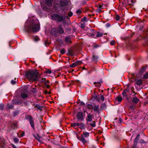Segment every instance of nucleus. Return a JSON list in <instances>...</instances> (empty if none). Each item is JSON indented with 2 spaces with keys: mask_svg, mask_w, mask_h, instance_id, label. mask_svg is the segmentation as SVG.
Here are the masks:
<instances>
[{
  "mask_svg": "<svg viewBox=\"0 0 148 148\" xmlns=\"http://www.w3.org/2000/svg\"><path fill=\"white\" fill-rule=\"evenodd\" d=\"M24 134H25L24 132H23V133L21 134V137L23 136L24 135Z\"/></svg>",
  "mask_w": 148,
  "mask_h": 148,
  "instance_id": "e2e57ef3",
  "label": "nucleus"
},
{
  "mask_svg": "<svg viewBox=\"0 0 148 148\" xmlns=\"http://www.w3.org/2000/svg\"><path fill=\"white\" fill-rule=\"evenodd\" d=\"M71 126L73 127L75 129H77V126L76 125V123H72L71 124Z\"/></svg>",
  "mask_w": 148,
  "mask_h": 148,
  "instance_id": "c9c22d12",
  "label": "nucleus"
},
{
  "mask_svg": "<svg viewBox=\"0 0 148 148\" xmlns=\"http://www.w3.org/2000/svg\"><path fill=\"white\" fill-rule=\"evenodd\" d=\"M52 2V0H41V6L44 10H48L51 6Z\"/></svg>",
  "mask_w": 148,
  "mask_h": 148,
  "instance_id": "7ed1b4c3",
  "label": "nucleus"
},
{
  "mask_svg": "<svg viewBox=\"0 0 148 148\" xmlns=\"http://www.w3.org/2000/svg\"><path fill=\"white\" fill-rule=\"evenodd\" d=\"M83 21H87V18L86 17H84L81 20Z\"/></svg>",
  "mask_w": 148,
  "mask_h": 148,
  "instance_id": "a19ab883",
  "label": "nucleus"
},
{
  "mask_svg": "<svg viewBox=\"0 0 148 148\" xmlns=\"http://www.w3.org/2000/svg\"><path fill=\"white\" fill-rule=\"evenodd\" d=\"M84 137L86 138L89 136V133L88 132H84L81 135Z\"/></svg>",
  "mask_w": 148,
  "mask_h": 148,
  "instance_id": "6ab92c4d",
  "label": "nucleus"
},
{
  "mask_svg": "<svg viewBox=\"0 0 148 148\" xmlns=\"http://www.w3.org/2000/svg\"><path fill=\"white\" fill-rule=\"evenodd\" d=\"M90 125L92 127H94L95 126V121H93L92 123L90 124Z\"/></svg>",
  "mask_w": 148,
  "mask_h": 148,
  "instance_id": "ea45409f",
  "label": "nucleus"
},
{
  "mask_svg": "<svg viewBox=\"0 0 148 148\" xmlns=\"http://www.w3.org/2000/svg\"><path fill=\"white\" fill-rule=\"evenodd\" d=\"M4 108V106L3 104H0V110H2Z\"/></svg>",
  "mask_w": 148,
  "mask_h": 148,
  "instance_id": "49530a36",
  "label": "nucleus"
},
{
  "mask_svg": "<svg viewBox=\"0 0 148 148\" xmlns=\"http://www.w3.org/2000/svg\"><path fill=\"white\" fill-rule=\"evenodd\" d=\"M45 78L44 79L43 78H42L40 80V81L41 82H45Z\"/></svg>",
  "mask_w": 148,
  "mask_h": 148,
  "instance_id": "864d4df0",
  "label": "nucleus"
},
{
  "mask_svg": "<svg viewBox=\"0 0 148 148\" xmlns=\"http://www.w3.org/2000/svg\"><path fill=\"white\" fill-rule=\"evenodd\" d=\"M80 105H82V106H84L85 105V103H84L83 101H81L80 102Z\"/></svg>",
  "mask_w": 148,
  "mask_h": 148,
  "instance_id": "4d7b16f0",
  "label": "nucleus"
},
{
  "mask_svg": "<svg viewBox=\"0 0 148 148\" xmlns=\"http://www.w3.org/2000/svg\"><path fill=\"white\" fill-rule=\"evenodd\" d=\"M115 42L113 40L110 42V44L111 45H113L114 44Z\"/></svg>",
  "mask_w": 148,
  "mask_h": 148,
  "instance_id": "5fc2aeb1",
  "label": "nucleus"
},
{
  "mask_svg": "<svg viewBox=\"0 0 148 148\" xmlns=\"http://www.w3.org/2000/svg\"><path fill=\"white\" fill-rule=\"evenodd\" d=\"M21 96L23 99L26 98L27 97V95L26 94L23 93L21 94Z\"/></svg>",
  "mask_w": 148,
  "mask_h": 148,
  "instance_id": "a878e982",
  "label": "nucleus"
},
{
  "mask_svg": "<svg viewBox=\"0 0 148 148\" xmlns=\"http://www.w3.org/2000/svg\"><path fill=\"white\" fill-rule=\"evenodd\" d=\"M138 142L135 141H134V146L132 147V148H135L136 147V146L137 145Z\"/></svg>",
  "mask_w": 148,
  "mask_h": 148,
  "instance_id": "e433bc0d",
  "label": "nucleus"
},
{
  "mask_svg": "<svg viewBox=\"0 0 148 148\" xmlns=\"http://www.w3.org/2000/svg\"><path fill=\"white\" fill-rule=\"evenodd\" d=\"M68 54L69 55L73 56L74 55L73 51L69 49L68 50Z\"/></svg>",
  "mask_w": 148,
  "mask_h": 148,
  "instance_id": "c85d7f7f",
  "label": "nucleus"
},
{
  "mask_svg": "<svg viewBox=\"0 0 148 148\" xmlns=\"http://www.w3.org/2000/svg\"><path fill=\"white\" fill-rule=\"evenodd\" d=\"M45 73H47L50 74L51 73V71L50 70H46Z\"/></svg>",
  "mask_w": 148,
  "mask_h": 148,
  "instance_id": "de8ad7c7",
  "label": "nucleus"
},
{
  "mask_svg": "<svg viewBox=\"0 0 148 148\" xmlns=\"http://www.w3.org/2000/svg\"><path fill=\"white\" fill-rule=\"evenodd\" d=\"M110 24L109 23H106V26L107 27H108L110 26Z\"/></svg>",
  "mask_w": 148,
  "mask_h": 148,
  "instance_id": "bf43d9fd",
  "label": "nucleus"
},
{
  "mask_svg": "<svg viewBox=\"0 0 148 148\" xmlns=\"http://www.w3.org/2000/svg\"><path fill=\"white\" fill-rule=\"evenodd\" d=\"M13 140L15 143H17L19 142V140L17 138H14Z\"/></svg>",
  "mask_w": 148,
  "mask_h": 148,
  "instance_id": "f704fd0d",
  "label": "nucleus"
},
{
  "mask_svg": "<svg viewBox=\"0 0 148 148\" xmlns=\"http://www.w3.org/2000/svg\"><path fill=\"white\" fill-rule=\"evenodd\" d=\"M38 73L34 71H31L26 72L25 76L30 81H37L38 80Z\"/></svg>",
  "mask_w": 148,
  "mask_h": 148,
  "instance_id": "f03ea898",
  "label": "nucleus"
},
{
  "mask_svg": "<svg viewBox=\"0 0 148 148\" xmlns=\"http://www.w3.org/2000/svg\"><path fill=\"white\" fill-rule=\"evenodd\" d=\"M34 137L39 142L42 143V141L41 140V139L40 137H39L38 136H35Z\"/></svg>",
  "mask_w": 148,
  "mask_h": 148,
  "instance_id": "393cba45",
  "label": "nucleus"
},
{
  "mask_svg": "<svg viewBox=\"0 0 148 148\" xmlns=\"http://www.w3.org/2000/svg\"><path fill=\"white\" fill-rule=\"evenodd\" d=\"M76 12L77 13H80L82 12V10H78L76 11Z\"/></svg>",
  "mask_w": 148,
  "mask_h": 148,
  "instance_id": "6e6d98bb",
  "label": "nucleus"
},
{
  "mask_svg": "<svg viewBox=\"0 0 148 148\" xmlns=\"http://www.w3.org/2000/svg\"><path fill=\"white\" fill-rule=\"evenodd\" d=\"M98 57L95 55H93L92 56V59L93 61H97L98 59Z\"/></svg>",
  "mask_w": 148,
  "mask_h": 148,
  "instance_id": "cd10ccee",
  "label": "nucleus"
},
{
  "mask_svg": "<svg viewBox=\"0 0 148 148\" xmlns=\"http://www.w3.org/2000/svg\"><path fill=\"white\" fill-rule=\"evenodd\" d=\"M1 139V140L2 141V142H1V143H3L4 142V139H3V138H2V139Z\"/></svg>",
  "mask_w": 148,
  "mask_h": 148,
  "instance_id": "69168bd1",
  "label": "nucleus"
},
{
  "mask_svg": "<svg viewBox=\"0 0 148 148\" xmlns=\"http://www.w3.org/2000/svg\"><path fill=\"white\" fill-rule=\"evenodd\" d=\"M120 16L119 15H116L115 17V19L116 21H119L120 19Z\"/></svg>",
  "mask_w": 148,
  "mask_h": 148,
  "instance_id": "a18cd8bd",
  "label": "nucleus"
},
{
  "mask_svg": "<svg viewBox=\"0 0 148 148\" xmlns=\"http://www.w3.org/2000/svg\"><path fill=\"white\" fill-rule=\"evenodd\" d=\"M64 41L67 44H69L72 42L71 38L68 36L66 37L65 38Z\"/></svg>",
  "mask_w": 148,
  "mask_h": 148,
  "instance_id": "9b49d317",
  "label": "nucleus"
},
{
  "mask_svg": "<svg viewBox=\"0 0 148 148\" xmlns=\"http://www.w3.org/2000/svg\"><path fill=\"white\" fill-rule=\"evenodd\" d=\"M116 100H117L118 101L120 102L122 100V98L120 97H117L116 98Z\"/></svg>",
  "mask_w": 148,
  "mask_h": 148,
  "instance_id": "473e14b6",
  "label": "nucleus"
},
{
  "mask_svg": "<svg viewBox=\"0 0 148 148\" xmlns=\"http://www.w3.org/2000/svg\"><path fill=\"white\" fill-rule=\"evenodd\" d=\"M146 67H143L141 70L140 72L141 73H143V72H144L146 69Z\"/></svg>",
  "mask_w": 148,
  "mask_h": 148,
  "instance_id": "58836bf2",
  "label": "nucleus"
},
{
  "mask_svg": "<svg viewBox=\"0 0 148 148\" xmlns=\"http://www.w3.org/2000/svg\"><path fill=\"white\" fill-rule=\"evenodd\" d=\"M85 27V23H84L83 24H81V26H80V27L81 28H84Z\"/></svg>",
  "mask_w": 148,
  "mask_h": 148,
  "instance_id": "8fccbe9b",
  "label": "nucleus"
},
{
  "mask_svg": "<svg viewBox=\"0 0 148 148\" xmlns=\"http://www.w3.org/2000/svg\"><path fill=\"white\" fill-rule=\"evenodd\" d=\"M129 92V90L128 89H126L125 90L122 92V95L124 98L127 100H128V93Z\"/></svg>",
  "mask_w": 148,
  "mask_h": 148,
  "instance_id": "20e7f679",
  "label": "nucleus"
},
{
  "mask_svg": "<svg viewBox=\"0 0 148 148\" xmlns=\"http://www.w3.org/2000/svg\"><path fill=\"white\" fill-rule=\"evenodd\" d=\"M94 84L95 85V86L97 87H100V83L99 82H95L94 83Z\"/></svg>",
  "mask_w": 148,
  "mask_h": 148,
  "instance_id": "2f4dec72",
  "label": "nucleus"
},
{
  "mask_svg": "<svg viewBox=\"0 0 148 148\" xmlns=\"http://www.w3.org/2000/svg\"><path fill=\"white\" fill-rule=\"evenodd\" d=\"M143 83V80L141 79H137L136 81V83L137 85H141Z\"/></svg>",
  "mask_w": 148,
  "mask_h": 148,
  "instance_id": "f3484780",
  "label": "nucleus"
},
{
  "mask_svg": "<svg viewBox=\"0 0 148 148\" xmlns=\"http://www.w3.org/2000/svg\"><path fill=\"white\" fill-rule=\"evenodd\" d=\"M64 33V31L61 27V25L60 24H59L58 28L57 29V31L55 32V33H59L60 34H62Z\"/></svg>",
  "mask_w": 148,
  "mask_h": 148,
  "instance_id": "0eeeda50",
  "label": "nucleus"
},
{
  "mask_svg": "<svg viewBox=\"0 0 148 148\" xmlns=\"http://www.w3.org/2000/svg\"><path fill=\"white\" fill-rule=\"evenodd\" d=\"M139 100L136 97H134L133 98L132 101L133 103L136 104L138 103Z\"/></svg>",
  "mask_w": 148,
  "mask_h": 148,
  "instance_id": "2eb2a0df",
  "label": "nucleus"
},
{
  "mask_svg": "<svg viewBox=\"0 0 148 148\" xmlns=\"http://www.w3.org/2000/svg\"><path fill=\"white\" fill-rule=\"evenodd\" d=\"M77 65V64L76 63H73L72 65H71V67L73 68L76 66Z\"/></svg>",
  "mask_w": 148,
  "mask_h": 148,
  "instance_id": "09e8293b",
  "label": "nucleus"
},
{
  "mask_svg": "<svg viewBox=\"0 0 148 148\" xmlns=\"http://www.w3.org/2000/svg\"><path fill=\"white\" fill-rule=\"evenodd\" d=\"M45 44L46 45H48V44H49V43L47 41H46L45 42Z\"/></svg>",
  "mask_w": 148,
  "mask_h": 148,
  "instance_id": "680f3d73",
  "label": "nucleus"
},
{
  "mask_svg": "<svg viewBox=\"0 0 148 148\" xmlns=\"http://www.w3.org/2000/svg\"><path fill=\"white\" fill-rule=\"evenodd\" d=\"M35 108H37L38 110H41L42 107L39 104H36L35 106Z\"/></svg>",
  "mask_w": 148,
  "mask_h": 148,
  "instance_id": "7c9ffc66",
  "label": "nucleus"
},
{
  "mask_svg": "<svg viewBox=\"0 0 148 148\" xmlns=\"http://www.w3.org/2000/svg\"><path fill=\"white\" fill-rule=\"evenodd\" d=\"M79 127L81 130H84L85 129V125L83 123H81L80 124Z\"/></svg>",
  "mask_w": 148,
  "mask_h": 148,
  "instance_id": "aec40b11",
  "label": "nucleus"
},
{
  "mask_svg": "<svg viewBox=\"0 0 148 148\" xmlns=\"http://www.w3.org/2000/svg\"><path fill=\"white\" fill-rule=\"evenodd\" d=\"M146 39H147L148 41V32L147 33V35L145 36Z\"/></svg>",
  "mask_w": 148,
  "mask_h": 148,
  "instance_id": "13d9d810",
  "label": "nucleus"
},
{
  "mask_svg": "<svg viewBox=\"0 0 148 148\" xmlns=\"http://www.w3.org/2000/svg\"><path fill=\"white\" fill-rule=\"evenodd\" d=\"M12 128L14 129H16L18 128L17 123V122H13L11 124Z\"/></svg>",
  "mask_w": 148,
  "mask_h": 148,
  "instance_id": "f8f14e48",
  "label": "nucleus"
},
{
  "mask_svg": "<svg viewBox=\"0 0 148 148\" xmlns=\"http://www.w3.org/2000/svg\"><path fill=\"white\" fill-rule=\"evenodd\" d=\"M34 40L35 41H37L39 40V38L38 37H35L34 38Z\"/></svg>",
  "mask_w": 148,
  "mask_h": 148,
  "instance_id": "37998d69",
  "label": "nucleus"
},
{
  "mask_svg": "<svg viewBox=\"0 0 148 148\" xmlns=\"http://www.w3.org/2000/svg\"><path fill=\"white\" fill-rule=\"evenodd\" d=\"M29 124L30 125L31 127H32L33 129H34V120L31 121L29 122Z\"/></svg>",
  "mask_w": 148,
  "mask_h": 148,
  "instance_id": "4be33fe9",
  "label": "nucleus"
},
{
  "mask_svg": "<svg viewBox=\"0 0 148 148\" xmlns=\"http://www.w3.org/2000/svg\"><path fill=\"white\" fill-rule=\"evenodd\" d=\"M86 121H92V115L91 114H89L87 116Z\"/></svg>",
  "mask_w": 148,
  "mask_h": 148,
  "instance_id": "dca6fc26",
  "label": "nucleus"
},
{
  "mask_svg": "<svg viewBox=\"0 0 148 148\" xmlns=\"http://www.w3.org/2000/svg\"><path fill=\"white\" fill-rule=\"evenodd\" d=\"M60 53L62 54H64L65 53V50L64 49H62L60 50Z\"/></svg>",
  "mask_w": 148,
  "mask_h": 148,
  "instance_id": "79ce46f5",
  "label": "nucleus"
},
{
  "mask_svg": "<svg viewBox=\"0 0 148 148\" xmlns=\"http://www.w3.org/2000/svg\"><path fill=\"white\" fill-rule=\"evenodd\" d=\"M68 4L66 0H61L60 3V6L62 7L66 6Z\"/></svg>",
  "mask_w": 148,
  "mask_h": 148,
  "instance_id": "6e6552de",
  "label": "nucleus"
},
{
  "mask_svg": "<svg viewBox=\"0 0 148 148\" xmlns=\"http://www.w3.org/2000/svg\"><path fill=\"white\" fill-rule=\"evenodd\" d=\"M140 136V134H138L136 137L134 139V141H135L138 142L139 137Z\"/></svg>",
  "mask_w": 148,
  "mask_h": 148,
  "instance_id": "4c0bfd02",
  "label": "nucleus"
},
{
  "mask_svg": "<svg viewBox=\"0 0 148 148\" xmlns=\"http://www.w3.org/2000/svg\"><path fill=\"white\" fill-rule=\"evenodd\" d=\"M65 18L69 19V18L67 16H62L59 15H58V16L57 20L59 22H60L63 21L64 19Z\"/></svg>",
  "mask_w": 148,
  "mask_h": 148,
  "instance_id": "423d86ee",
  "label": "nucleus"
},
{
  "mask_svg": "<svg viewBox=\"0 0 148 148\" xmlns=\"http://www.w3.org/2000/svg\"><path fill=\"white\" fill-rule=\"evenodd\" d=\"M99 45H95L94 46V48H96L99 47Z\"/></svg>",
  "mask_w": 148,
  "mask_h": 148,
  "instance_id": "052dcab7",
  "label": "nucleus"
},
{
  "mask_svg": "<svg viewBox=\"0 0 148 148\" xmlns=\"http://www.w3.org/2000/svg\"><path fill=\"white\" fill-rule=\"evenodd\" d=\"M87 108L89 109L90 110L93 108V106L91 104H88L87 105Z\"/></svg>",
  "mask_w": 148,
  "mask_h": 148,
  "instance_id": "c756f323",
  "label": "nucleus"
},
{
  "mask_svg": "<svg viewBox=\"0 0 148 148\" xmlns=\"http://www.w3.org/2000/svg\"><path fill=\"white\" fill-rule=\"evenodd\" d=\"M80 124H79L78 123H76V125L77 126H79Z\"/></svg>",
  "mask_w": 148,
  "mask_h": 148,
  "instance_id": "0e129e2a",
  "label": "nucleus"
},
{
  "mask_svg": "<svg viewBox=\"0 0 148 148\" xmlns=\"http://www.w3.org/2000/svg\"><path fill=\"white\" fill-rule=\"evenodd\" d=\"M58 16V14H54L51 16V18L53 20H57Z\"/></svg>",
  "mask_w": 148,
  "mask_h": 148,
  "instance_id": "a211bd4d",
  "label": "nucleus"
},
{
  "mask_svg": "<svg viewBox=\"0 0 148 148\" xmlns=\"http://www.w3.org/2000/svg\"><path fill=\"white\" fill-rule=\"evenodd\" d=\"M143 78L146 79L148 78V73H146L143 75Z\"/></svg>",
  "mask_w": 148,
  "mask_h": 148,
  "instance_id": "bb28decb",
  "label": "nucleus"
},
{
  "mask_svg": "<svg viewBox=\"0 0 148 148\" xmlns=\"http://www.w3.org/2000/svg\"><path fill=\"white\" fill-rule=\"evenodd\" d=\"M12 146L13 148H16V147L13 144L12 145Z\"/></svg>",
  "mask_w": 148,
  "mask_h": 148,
  "instance_id": "338daca9",
  "label": "nucleus"
},
{
  "mask_svg": "<svg viewBox=\"0 0 148 148\" xmlns=\"http://www.w3.org/2000/svg\"><path fill=\"white\" fill-rule=\"evenodd\" d=\"M106 105L105 103L101 104L100 106V108L102 110H104L106 109Z\"/></svg>",
  "mask_w": 148,
  "mask_h": 148,
  "instance_id": "412c9836",
  "label": "nucleus"
},
{
  "mask_svg": "<svg viewBox=\"0 0 148 148\" xmlns=\"http://www.w3.org/2000/svg\"><path fill=\"white\" fill-rule=\"evenodd\" d=\"M22 101L19 99H14L12 100V103L15 104L19 105L22 103Z\"/></svg>",
  "mask_w": 148,
  "mask_h": 148,
  "instance_id": "9d476101",
  "label": "nucleus"
},
{
  "mask_svg": "<svg viewBox=\"0 0 148 148\" xmlns=\"http://www.w3.org/2000/svg\"><path fill=\"white\" fill-rule=\"evenodd\" d=\"M78 139L81 142L84 144L86 143L87 142V140L85 138V137L82 136V135L81 136V137H77Z\"/></svg>",
  "mask_w": 148,
  "mask_h": 148,
  "instance_id": "1a4fd4ad",
  "label": "nucleus"
},
{
  "mask_svg": "<svg viewBox=\"0 0 148 148\" xmlns=\"http://www.w3.org/2000/svg\"><path fill=\"white\" fill-rule=\"evenodd\" d=\"M94 98L95 99L97 100L98 101H99L100 100V97L99 95H95L94 96Z\"/></svg>",
  "mask_w": 148,
  "mask_h": 148,
  "instance_id": "5701e85b",
  "label": "nucleus"
},
{
  "mask_svg": "<svg viewBox=\"0 0 148 148\" xmlns=\"http://www.w3.org/2000/svg\"><path fill=\"white\" fill-rule=\"evenodd\" d=\"M100 99H101L102 101H103L104 100V97L103 95H101V97H100Z\"/></svg>",
  "mask_w": 148,
  "mask_h": 148,
  "instance_id": "c03bdc74",
  "label": "nucleus"
},
{
  "mask_svg": "<svg viewBox=\"0 0 148 148\" xmlns=\"http://www.w3.org/2000/svg\"><path fill=\"white\" fill-rule=\"evenodd\" d=\"M103 34L102 33L98 32L97 33L96 37H102L103 36Z\"/></svg>",
  "mask_w": 148,
  "mask_h": 148,
  "instance_id": "b1692460",
  "label": "nucleus"
},
{
  "mask_svg": "<svg viewBox=\"0 0 148 148\" xmlns=\"http://www.w3.org/2000/svg\"><path fill=\"white\" fill-rule=\"evenodd\" d=\"M94 112H99V106L98 105H95L93 106V108Z\"/></svg>",
  "mask_w": 148,
  "mask_h": 148,
  "instance_id": "4468645a",
  "label": "nucleus"
},
{
  "mask_svg": "<svg viewBox=\"0 0 148 148\" xmlns=\"http://www.w3.org/2000/svg\"><path fill=\"white\" fill-rule=\"evenodd\" d=\"M46 86L47 87V88H49L50 87V86L49 85H47V84H46Z\"/></svg>",
  "mask_w": 148,
  "mask_h": 148,
  "instance_id": "774afa93",
  "label": "nucleus"
},
{
  "mask_svg": "<svg viewBox=\"0 0 148 148\" xmlns=\"http://www.w3.org/2000/svg\"><path fill=\"white\" fill-rule=\"evenodd\" d=\"M133 0H127V4L128 5H131L133 3Z\"/></svg>",
  "mask_w": 148,
  "mask_h": 148,
  "instance_id": "72a5a7b5",
  "label": "nucleus"
},
{
  "mask_svg": "<svg viewBox=\"0 0 148 148\" xmlns=\"http://www.w3.org/2000/svg\"><path fill=\"white\" fill-rule=\"evenodd\" d=\"M15 80H16V78L15 79ZM16 81H14L13 80H11V83L12 84H14L16 83Z\"/></svg>",
  "mask_w": 148,
  "mask_h": 148,
  "instance_id": "3c124183",
  "label": "nucleus"
},
{
  "mask_svg": "<svg viewBox=\"0 0 148 148\" xmlns=\"http://www.w3.org/2000/svg\"><path fill=\"white\" fill-rule=\"evenodd\" d=\"M84 114L82 112H78L77 115V119L78 120L82 121L84 119Z\"/></svg>",
  "mask_w": 148,
  "mask_h": 148,
  "instance_id": "39448f33",
  "label": "nucleus"
},
{
  "mask_svg": "<svg viewBox=\"0 0 148 148\" xmlns=\"http://www.w3.org/2000/svg\"><path fill=\"white\" fill-rule=\"evenodd\" d=\"M73 13L71 12H69V13L68 14V16L70 17L72 15H73Z\"/></svg>",
  "mask_w": 148,
  "mask_h": 148,
  "instance_id": "603ef678",
  "label": "nucleus"
},
{
  "mask_svg": "<svg viewBox=\"0 0 148 148\" xmlns=\"http://www.w3.org/2000/svg\"><path fill=\"white\" fill-rule=\"evenodd\" d=\"M39 22L36 18L29 19L26 21L24 30L27 32H36L40 29Z\"/></svg>",
  "mask_w": 148,
  "mask_h": 148,
  "instance_id": "f257e3e1",
  "label": "nucleus"
},
{
  "mask_svg": "<svg viewBox=\"0 0 148 148\" xmlns=\"http://www.w3.org/2000/svg\"><path fill=\"white\" fill-rule=\"evenodd\" d=\"M25 118L27 120L29 121V122L34 120L33 117L30 115L26 116Z\"/></svg>",
  "mask_w": 148,
  "mask_h": 148,
  "instance_id": "ddd939ff",
  "label": "nucleus"
}]
</instances>
